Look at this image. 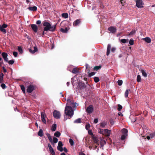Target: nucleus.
Here are the masks:
<instances>
[{
  "label": "nucleus",
  "mask_w": 155,
  "mask_h": 155,
  "mask_svg": "<svg viewBox=\"0 0 155 155\" xmlns=\"http://www.w3.org/2000/svg\"><path fill=\"white\" fill-rule=\"evenodd\" d=\"M13 54L15 57H16L18 55V53L16 52H13Z\"/></svg>",
  "instance_id": "13d9d810"
},
{
  "label": "nucleus",
  "mask_w": 155,
  "mask_h": 155,
  "mask_svg": "<svg viewBox=\"0 0 155 155\" xmlns=\"http://www.w3.org/2000/svg\"><path fill=\"white\" fill-rule=\"evenodd\" d=\"M107 124V122H103L100 124V126L101 127L104 128Z\"/></svg>",
  "instance_id": "a878e982"
},
{
  "label": "nucleus",
  "mask_w": 155,
  "mask_h": 155,
  "mask_svg": "<svg viewBox=\"0 0 155 155\" xmlns=\"http://www.w3.org/2000/svg\"><path fill=\"white\" fill-rule=\"evenodd\" d=\"M20 86L22 90H23L25 89V87L23 85H21Z\"/></svg>",
  "instance_id": "bf43d9fd"
},
{
  "label": "nucleus",
  "mask_w": 155,
  "mask_h": 155,
  "mask_svg": "<svg viewBox=\"0 0 155 155\" xmlns=\"http://www.w3.org/2000/svg\"><path fill=\"white\" fill-rule=\"evenodd\" d=\"M58 139L55 137H54L53 138V140H52V144H53V143H57L58 142Z\"/></svg>",
  "instance_id": "473e14b6"
},
{
  "label": "nucleus",
  "mask_w": 155,
  "mask_h": 155,
  "mask_svg": "<svg viewBox=\"0 0 155 155\" xmlns=\"http://www.w3.org/2000/svg\"><path fill=\"white\" fill-rule=\"evenodd\" d=\"M41 117L42 121L44 124H46V120L45 118L46 117V115L45 114L44 112H41Z\"/></svg>",
  "instance_id": "f8f14e48"
},
{
  "label": "nucleus",
  "mask_w": 155,
  "mask_h": 155,
  "mask_svg": "<svg viewBox=\"0 0 155 155\" xmlns=\"http://www.w3.org/2000/svg\"><path fill=\"white\" fill-rule=\"evenodd\" d=\"M111 47V46L109 44H108L107 46V51L106 53V55L107 56L108 55L110 54Z\"/></svg>",
  "instance_id": "412c9836"
},
{
  "label": "nucleus",
  "mask_w": 155,
  "mask_h": 155,
  "mask_svg": "<svg viewBox=\"0 0 155 155\" xmlns=\"http://www.w3.org/2000/svg\"><path fill=\"white\" fill-rule=\"evenodd\" d=\"M104 133L106 134V136L107 137H109L110 136L111 131L107 129H104Z\"/></svg>",
  "instance_id": "dca6fc26"
},
{
  "label": "nucleus",
  "mask_w": 155,
  "mask_h": 155,
  "mask_svg": "<svg viewBox=\"0 0 155 155\" xmlns=\"http://www.w3.org/2000/svg\"><path fill=\"white\" fill-rule=\"evenodd\" d=\"M136 30L134 29H133L132 31L128 35H132L135 34Z\"/></svg>",
  "instance_id": "72a5a7b5"
},
{
  "label": "nucleus",
  "mask_w": 155,
  "mask_h": 155,
  "mask_svg": "<svg viewBox=\"0 0 155 155\" xmlns=\"http://www.w3.org/2000/svg\"><path fill=\"white\" fill-rule=\"evenodd\" d=\"M117 83L119 86H121L122 84L123 81L122 80H119L117 81Z\"/></svg>",
  "instance_id": "de8ad7c7"
},
{
  "label": "nucleus",
  "mask_w": 155,
  "mask_h": 155,
  "mask_svg": "<svg viewBox=\"0 0 155 155\" xmlns=\"http://www.w3.org/2000/svg\"><path fill=\"white\" fill-rule=\"evenodd\" d=\"M94 81L96 83H97L99 81V79L98 77H95L94 78Z\"/></svg>",
  "instance_id": "a19ab883"
},
{
  "label": "nucleus",
  "mask_w": 155,
  "mask_h": 155,
  "mask_svg": "<svg viewBox=\"0 0 155 155\" xmlns=\"http://www.w3.org/2000/svg\"><path fill=\"white\" fill-rule=\"evenodd\" d=\"M29 51L31 53L33 54L38 51V49L36 46H35L33 50H32L31 49H30Z\"/></svg>",
  "instance_id": "4be33fe9"
},
{
  "label": "nucleus",
  "mask_w": 155,
  "mask_h": 155,
  "mask_svg": "<svg viewBox=\"0 0 155 155\" xmlns=\"http://www.w3.org/2000/svg\"><path fill=\"white\" fill-rule=\"evenodd\" d=\"M48 31H44V29H43V31L42 32V36H43L45 34H46V32Z\"/></svg>",
  "instance_id": "4d7b16f0"
},
{
  "label": "nucleus",
  "mask_w": 155,
  "mask_h": 155,
  "mask_svg": "<svg viewBox=\"0 0 155 155\" xmlns=\"http://www.w3.org/2000/svg\"><path fill=\"white\" fill-rule=\"evenodd\" d=\"M81 122V119L80 118H78L74 121V123H80Z\"/></svg>",
  "instance_id": "c9c22d12"
},
{
  "label": "nucleus",
  "mask_w": 155,
  "mask_h": 155,
  "mask_svg": "<svg viewBox=\"0 0 155 155\" xmlns=\"http://www.w3.org/2000/svg\"><path fill=\"white\" fill-rule=\"evenodd\" d=\"M36 23L37 25H40L41 23V21L39 20H38L37 21Z\"/></svg>",
  "instance_id": "680f3d73"
},
{
  "label": "nucleus",
  "mask_w": 155,
  "mask_h": 155,
  "mask_svg": "<svg viewBox=\"0 0 155 155\" xmlns=\"http://www.w3.org/2000/svg\"><path fill=\"white\" fill-rule=\"evenodd\" d=\"M2 68L4 73H6L7 72V70L4 67H3Z\"/></svg>",
  "instance_id": "052dcab7"
},
{
  "label": "nucleus",
  "mask_w": 155,
  "mask_h": 155,
  "mask_svg": "<svg viewBox=\"0 0 155 155\" xmlns=\"http://www.w3.org/2000/svg\"><path fill=\"white\" fill-rule=\"evenodd\" d=\"M48 146L49 149L50 153L52 155H55V153L53 149L49 143H48Z\"/></svg>",
  "instance_id": "ddd939ff"
},
{
  "label": "nucleus",
  "mask_w": 155,
  "mask_h": 155,
  "mask_svg": "<svg viewBox=\"0 0 155 155\" xmlns=\"http://www.w3.org/2000/svg\"><path fill=\"white\" fill-rule=\"evenodd\" d=\"M136 6L138 8H141L143 7V1L142 0H137Z\"/></svg>",
  "instance_id": "423d86ee"
},
{
  "label": "nucleus",
  "mask_w": 155,
  "mask_h": 155,
  "mask_svg": "<svg viewBox=\"0 0 155 155\" xmlns=\"http://www.w3.org/2000/svg\"><path fill=\"white\" fill-rule=\"evenodd\" d=\"M98 120L97 118L95 119L94 120V123L95 124H96L98 122Z\"/></svg>",
  "instance_id": "0e129e2a"
},
{
  "label": "nucleus",
  "mask_w": 155,
  "mask_h": 155,
  "mask_svg": "<svg viewBox=\"0 0 155 155\" xmlns=\"http://www.w3.org/2000/svg\"><path fill=\"white\" fill-rule=\"evenodd\" d=\"M150 136L151 138H152L155 136V132L151 133L150 134Z\"/></svg>",
  "instance_id": "8fccbe9b"
},
{
  "label": "nucleus",
  "mask_w": 155,
  "mask_h": 155,
  "mask_svg": "<svg viewBox=\"0 0 155 155\" xmlns=\"http://www.w3.org/2000/svg\"><path fill=\"white\" fill-rule=\"evenodd\" d=\"M8 25L7 24L4 23L2 26L0 25V31L4 33V34L6 33V30L4 28L7 27Z\"/></svg>",
  "instance_id": "0eeeda50"
},
{
  "label": "nucleus",
  "mask_w": 155,
  "mask_h": 155,
  "mask_svg": "<svg viewBox=\"0 0 155 155\" xmlns=\"http://www.w3.org/2000/svg\"><path fill=\"white\" fill-rule=\"evenodd\" d=\"M141 72L142 73V75L144 77H147V74L146 72L143 70H141Z\"/></svg>",
  "instance_id": "f704fd0d"
},
{
  "label": "nucleus",
  "mask_w": 155,
  "mask_h": 155,
  "mask_svg": "<svg viewBox=\"0 0 155 155\" xmlns=\"http://www.w3.org/2000/svg\"><path fill=\"white\" fill-rule=\"evenodd\" d=\"M86 87V85L84 83L81 82H79L78 83L77 87L79 89L83 90Z\"/></svg>",
  "instance_id": "20e7f679"
},
{
  "label": "nucleus",
  "mask_w": 155,
  "mask_h": 155,
  "mask_svg": "<svg viewBox=\"0 0 155 155\" xmlns=\"http://www.w3.org/2000/svg\"><path fill=\"white\" fill-rule=\"evenodd\" d=\"M4 76V74L2 73H1L0 74V79L3 78Z\"/></svg>",
  "instance_id": "e2e57ef3"
},
{
  "label": "nucleus",
  "mask_w": 155,
  "mask_h": 155,
  "mask_svg": "<svg viewBox=\"0 0 155 155\" xmlns=\"http://www.w3.org/2000/svg\"><path fill=\"white\" fill-rule=\"evenodd\" d=\"M35 89V86L32 84L29 85L27 87V92L28 93H31Z\"/></svg>",
  "instance_id": "7ed1b4c3"
},
{
  "label": "nucleus",
  "mask_w": 155,
  "mask_h": 155,
  "mask_svg": "<svg viewBox=\"0 0 155 155\" xmlns=\"http://www.w3.org/2000/svg\"><path fill=\"white\" fill-rule=\"evenodd\" d=\"M108 30L110 31L111 33L114 34L116 31L117 29L115 27H114L113 26H110L108 28Z\"/></svg>",
  "instance_id": "9d476101"
},
{
  "label": "nucleus",
  "mask_w": 155,
  "mask_h": 155,
  "mask_svg": "<svg viewBox=\"0 0 155 155\" xmlns=\"http://www.w3.org/2000/svg\"><path fill=\"white\" fill-rule=\"evenodd\" d=\"M38 135L40 137H42L43 135V131L41 129H40L38 132Z\"/></svg>",
  "instance_id": "bb28decb"
},
{
  "label": "nucleus",
  "mask_w": 155,
  "mask_h": 155,
  "mask_svg": "<svg viewBox=\"0 0 155 155\" xmlns=\"http://www.w3.org/2000/svg\"><path fill=\"white\" fill-rule=\"evenodd\" d=\"M46 134L47 135V137H48L49 141L52 144L53 140H52V137H51V136L50 135V134L48 133H47Z\"/></svg>",
  "instance_id": "aec40b11"
},
{
  "label": "nucleus",
  "mask_w": 155,
  "mask_h": 155,
  "mask_svg": "<svg viewBox=\"0 0 155 155\" xmlns=\"http://www.w3.org/2000/svg\"><path fill=\"white\" fill-rule=\"evenodd\" d=\"M46 134L47 135V137H48L49 141L52 144L53 140H52V137H51V136L50 135V134L48 133H47Z\"/></svg>",
  "instance_id": "6ab92c4d"
},
{
  "label": "nucleus",
  "mask_w": 155,
  "mask_h": 155,
  "mask_svg": "<svg viewBox=\"0 0 155 155\" xmlns=\"http://www.w3.org/2000/svg\"><path fill=\"white\" fill-rule=\"evenodd\" d=\"M116 50V48H112L111 49V51L112 52H114Z\"/></svg>",
  "instance_id": "774afa93"
},
{
  "label": "nucleus",
  "mask_w": 155,
  "mask_h": 155,
  "mask_svg": "<svg viewBox=\"0 0 155 155\" xmlns=\"http://www.w3.org/2000/svg\"><path fill=\"white\" fill-rule=\"evenodd\" d=\"M86 71L87 72V73H89L90 71V67L89 65L87 64H86Z\"/></svg>",
  "instance_id": "393cba45"
},
{
  "label": "nucleus",
  "mask_w": 155,
  "mask_h": 155,
  "mask_svg": "<svg viewBox=\"0 0 155 155\" xmlns=\"http://www.w3.org/2000/svg\"><path fill=\"white\" fill-rule=\"evenodd\" d=\"M137 81L139 82H140L141 81V77L139 75L137 76Z\"/></svg>",
  "instance_id": "79ce46f5"
},
{
  "label": "nucleus",
  "mask_w": 155,
  "mask_h": 155,
  "mask_svg": "<svg viewBox=\"0 0 155 155\" xmlns=\"http://www.w3.org/2000/svg\"><path fill=\"white\" fill-rule=\"evenodd\" d=\"M72 72L74 74H77L79 73V71L77 68H74L72 70Z\"/></svg>",
  "instance_id": "2f4dec72"
},
{
  "label": "nucleus",
  "mask_w": 155,
  "mask_h": 155,
  "mask_svg": "<svg viewBox=\"0 0 155 155\" xmlns=\"http://www.w3.org/2000/svg\"><path fill=\"white\" fill-rule=\"evenodd\" d=\"M115 122V121L112 118L110 119V124L112 125H114V123Z\"/></svg>",
  "instance_id": "ea45409f"
},
{
  "label": "nucleus",
  "mask_w": 155,
  "mask_h": 155,
  "mask_svg": "<svg viewBox=\"0 0 155 155\" xmlns=\"http://www.w3.org/2000/svg\"><path fill=\"white\" fill-rule=\"evenodd\" d=\"M43 25L45 27L44 29V31H50L54 32L56 29V24L52 26L46 20L43 22Z\"/></svg>",
  "instance_id": "f257e3e1"
},
{
  "label": "nucleus",
  "mask_w": 155,
  "mask_h": 155,
  "mask_svg": "<svg viewBox=\"0 0 155 155\" xmlns=\"http://www.w3.org/2000/svg\"><path fill=\"white\" fill-rule=\"evenodd\" d=\"M1 87L3 89H5L6 88V85L5 84L3 83H1Z\"/></svg>",
  "instance_id": "864d4df0"
},
{
  "label": "nucleus",
  "mask_w": 155,
  "mask_h": 155,
  "mask_svg": "<svg viewBox=\"0 0 155 155\" xmlns=\"http://www.w3.org/2000/svg\"><path fill=\"white\" fill-rule=\"evenodd\" d=\"M63 143L61 141H60L58 142V146H57V149L61 152H62L63 149L62 147Z\"/></svg>",
  "instance_id": "6e6552de"
},
{
  "label": "nucleus",
  "mask_w": 155,
  "mask_h": 155,
  "mask_svg": "<svg viewBox=\"0 0 155 155\" xmlns=\"http://www.w3.org/2000/svg\"><path fill=\"white\" fill-rule=\"evenodd\" d=\"M28 9L30 11L35 12L37 10V7L36 6H34L33 7H29Z\"/></svg>",
  "instance_id": "a211bd4d"
},
{
  "label": "nucleus",
  "mask_w": 155,
  "mask_h": 155,
  "mask_svg": "<svg viewBox=\"0 0 155 155\" xmlns=\"http://www.w3.org/2000/svg\"><path fill=\"white\" fill-rule=\"evenodd\" d=\"M90 127V125L89 123L85 125V128L87 130H88Z\"/></svg>",
  "instance_id": "3c124183"
},
{
  "label": "nucleus",
  "mask_w": 155,
  "mask_h": 155,
  "mask_svg": "<svg viewBox=\"0 0 155 155\" xmlns=\"http://www.w3.org/2000/svg\"><path fill=\"white\" fill-rule=\"evenodd\" d=\"M5 62L8 63L10 64H12L14 63L15 61L13 60H10L9 61L8 59V61H6Z\"/></svg>",
  "instance_id": "e433bc0d"
},
{
  "label": "nucleus",
  "mask_w": 155,
  "mask_h": 155,
  "mask_svg": "<svg viewBox=\"0 0 155 155\" xmlns=\"http://www.w3.org/2000/svg\"><path fill=\"white\" fill-rule=\"evenodd\" d=\"M18 50L19 52L21 54L23 52V50L21 46H18Z\"/></svg>",
  "instance_id": "58836bf2"
},
{
  "label": "nucleus",
  "mask_w": 155,
  "mask_h": 155,
  "mask_svg": "<svg viewBox=\"0 0 155 155\" xmlns=\"http://www.w3.org/2000/svg\"><path fill=\"white\" fill-rule=\"evenodd\" d=\"M76 103H74L73 101H72L71 102L67 103L66 104V106H70L72 108H74L76 107Z\"/></svg>",
  "instance_id": "9b49d317"
},
{
  "label": "nucleus",
  "mask_w": 155,
  "mask_h": 155,
  "mask_svg": "<svg viewBox=\"0 0 155 155\" xmlns=\"http://www.w3.org/2000/svg\"><path fill=\"white\" fill-rule=\"evenodd\" d=\"M121 42L124 44L126 43L127 42V40L126 39H122L120 40Z\"/></svg>",
  "instance_id": "6e6d98bb"
},
{
  "label": "nucleus",
  "mask_w": 155,
  "mask_h": 155,
  "mask_svg": "<svg viewBox=\"0 0 155 155\" xmlns=\"http://www.w3.org/2000/svg\"><path fill=\"white\" fill-rule=\"evenodd\" d=\"M130 91V89H129V90L127 89L126 90V91L125 93V96L126 97H128V95L129 91Z\"/></svg>",
  "instance_id": "4c0bfd02"
},
{
  "label": "nucleus",
  "mask_w": 155,
  "mask_h": 155,
  "mask_svg": "<svg viewBox=\"0 0 155 155\" xmlns=\"http://www.w3.org/2000/svg\"><path fill=\"white\" fill-rule=\"evenodd\" d=\"M89 73V77H91L92 76L94 75L95 74V73L94 72H91L90 73Z\"/></svg>",
  "instance_id": "5fc2aeb1"
},
{
  "label": "nucleus",
  "mask_w": 155,
  "mask_h": 155,
  "mask_svg": "<svg viewBox=\"0 0 155 155\" xmlns=\"http://www.w3.org/2000/svg\"><path fill=\"white\" fill-rule=\"evenodd\" d=\"M57 127V125L56 124H54L52 125L51 130L52 131H55Z\"/></svg>",
  "instance_id": "b1692460"
},
{
  "label": "nucleus",
  "mask_w": 155,
  "mask_h": 155,
  "mask_svg": "<svg viewBox=\"0 0 155 155\" xmlns=\"http://www.w3.org/2000/svg\"><path fill=\"white\" fill-rule=\"evenodd\" d=\"M93 110V108L92 105H90L87 108L86 110V112L88 114L91 113Z\"/></svg>",
  "instance_id": "1a4fd4ad"
},
{
  "label": "nucleus",
  "mask_w": 155,
  "mask_h": 155,
  "mask_svg": "<svg viewBox=\"0 0 155 155\" xmlns=\"http://www.w3.org/2000/svg\"><path fill=\"white\" fill-rule=\"evenodd\" d=\"M69 142L70 143L71 146H73L74 144V142L73 140L71 139H69Z\"/></svg>",
  "instance_id": "a18cd8bd"
},
{
  "label": "nucleus",
  "mask_w": 155,
  "mask_h": 155,
  "mask_svg": "<svg viewBox=\"0 0 155 155\" xmlns=\"http://www.w3.org/2000/svg\"><path fill=\"white\" fill-rule=\"evenodd\" d=\"M101 67V66H96L94 68V69L95 70L97 71Z\"/></svg>",
  "instance_id": "49530a36"
},
{
  "label": "nucleus",
  "mask_w": 155,
  "mask_h": 155,
  "mask_svg": "<svg viewBox=\"0 0 155 155\" xmlns=\"http://www.w3.org/2000/svg\"><path fill=\"white\" fill-rule=\"evenodd\" d=\"M81 22V19H78L74 21L73 23V25L74 26H76L78 25Z\"/></svg>",
  "instance_id": "f3484780"
},
{
  "label": "nucleus",
  "mask_w": 155,
  "mask_h": 155,
  "mask_svg": "<svg viewBox=\"0 0 155 155\" xmlns=\"http://www.w3.org/2000/svg\"><path fill=\"white\" fill-rule=\"evenodd\" d=\"M121 132L123 134L122 135H127L128 130L126 129L123 128L121 130Z\"/></svg>",
  "instance_id": "5701e85b"
},
{
  "label": "nucleus",
  "mask_w": 155,
  "mask_h": 155,
  "mask_svg": "<svg viewBox=\"0 0 155 155\" xmlns=\"http://www.w3.org/2000/svg\"><path fill=\"white\" fill-rule=\"evenodd\" d=\"M53 115L54 117L57 119H59L61 117L60 112L57 110H54L53 113Z\"/></svg>",
  "instance_id": "39448f33"
},
{
  "label": "nucleus",
  "mask_w": 155,
  "mask_h": 155,
  "mask_svg": "<svg viewBox=\"0 0 155 155\" xmlns=\"http://www.w3.org/2000/svg\"><path fill=\"white\" fill-rule=\"evenodd\" d=\"M31 27L33 31L35 33L37 32L38 28L37 26L35 24H31Z\"/></svg>",
  "instance_id": "4468645a"
},
{
  "label": "nucleus",
  "mask_w": 155,
  "mask_h": 155,
  "mask_svg": "<svg viewBox=\"0 0 155 155\" xmlns=\"http://www.w3.org/2000/svg\"><path fill=\"white\" fill-rule=\"evenodd\" d=\"M62 17L65 18H68V14L67 13H63L62 14Z\"/></svg>",
  "instance_id": "c756f323"
},
{
  "label": "nucleus",
  "mask_w": 155,
  "mask_h": 155,
  "mask_svg": "<svg viewBox=\"0 0 155 155\" xmlns=\"http://www.w3.org/2000/svg\"><path fill=\"white\" fill-rule=\"evenodd\" d=\"M64 113L70 117H72L74 115V111L72 108L70 106H66L64 110Z\"/></svg>",
  "instance_id": "f03ea898"
},
{
  "label": "nucleus",
  "mask_w": 155,
  "mask_h": 155,
  "mask_svg": "<svg viewBox=\"0 0 155 155\" xmlns=\"http://www.w3.org/2000/svg\"><path fill=\"white\" fill-rule=\"evenodd\" d=\"M61 134L59 132L57 131L54 133V135L56 137H59L60 136Z\"/></svg>",
  "instance_id": "c85d7f7f"
},
{
  "label": "nucleus",
  "mask_w": 155,
  "mask_h": 155,
  "mask_svg": "<svg viewBox=\"0 0 155 155\" xmlns=\"http://www.w3.org/2000/svg\"><path fill=\"white\" fill-rule=\"evenodd\" d=\"M129 44L130 45H133L134 44V41L133 39H130L129 42Z\"/></svg>",
  "instance_id": "09e8293b"
},
{
  "label": "nucleus",
  "mask_w": 155,
  "mask_h": 155,
  "mask_svg": "<svg viewBox=\"0 0 155 155\" xmlns=\"http://www.w3.org/2000/svg\"><path fill=\"white\" fill-rule=\"evenodd\" d=\"M98 132L101 134H103L104 133V130H103V129H100L98 131Z\"/></svg>",
  "instance_id": "603ef678"
},
{
  "label": "nucleus",
  "mask_w": 155,
  "mask_h": 155,
  "mask_svg": "<svg viewBox=\"0 0 155 155\" xmlns=\"http://www.w3.org/2000/svg\"><path fill=\"white\" fill-rule=\"evenodd\" d=\"M60 31L63 33H66L68 32V29L67 28H66L65 29L61 28Z\"/></svg>",
  "instance_id": "7c9ffc66"
},
{
  "label": "nucleus",
  "mask_w": 155,
  "mask_h": 155,
  "mask_svg": "<svg viewBox=\"0 0 155 155\" xmlns=\"http://www.w3.org/2000/svg\"><path fill=\"white\" fill-rule=\"evenodd\" d=\"M2 55L5 62L8 61V59L7 58L8 56V54L5 52H4L2 53Z\"/></svg>",
  "instance_id": "2eb2a0df"
},
{
  "label": "nucleus",
  "mask_w": 155,
  "mask_h": 155,
  "mask_svg": "<svg viewBox=\"0 0 155 155\" xmlns=\"http://www.w3.org/2000/svg\"><path fill=\"white\" fill-rule=\"evenodd\" d=\"M88 133L89 134H90V135H93V133H92V131L91 130H89L88 131Z\"/></svg>",
  "instance_id": "338daca9"
},
{
  "label": "nucleus",
  "mask_w": 155,
  "mask_h": 155,
  "mask_svg": "<svg viewBox=\"0 0 155 155\" xmlns=\"http://www.w3.org/2000/svg\"><path fill=\"white\" fill-rule=\"evenodd\" d=\"M117 106H118V108H117L118 110L119 111H120L122 108V107H123L122 106L119 104H118Z\"/></svg>",
  "instance_id": "37998d69"
},
{
  "label": "nucleus",
  "mask_w": 155,
  "mask_h": 155,
  "mask_svg": "<svg viewBox=\"0 0 155 155\" xmlns=\"http://www.w3.org/2000/svg\"><path fill=\"white\" fill-rule=\"evenodd\" d=\"M4 81L3 80V78H2L1 79H0V83H4Z\"/></svg>",
  "instance_id": "69168bd1"
},
{
  "label": "nucleus",
  "mask_w": 155,
  "mask_h": 155,
  "mask_svg": "<svg viewBox=\"0 0 155 155\" xmlns=\"http://www.w3.org/2000/svg\"><path fill=\"white\" fill-rule=\"evenodd\" d=\"M146 42L148 43H150L151 41V40L150 38L149 37H146L143 39Z\"/></svg>",
  "instance_id": "cd10ccee"
},
{
  "label": "nucleus",
  "mask_w": 155,
  "mask_h": 155,
  "mask_svg": "<svg viewBox=\"0 0 155 155\" xmlns=\"http://www.w3.org/2000/svg\"><path fill=\"white\" fill-rule=\"evenodd\" d=\"M127 135H122L121 137V140H124L126 138Z\"/></svg>",
  "instance_id": "c03bdc74"
}]
</instances>
